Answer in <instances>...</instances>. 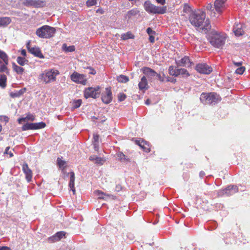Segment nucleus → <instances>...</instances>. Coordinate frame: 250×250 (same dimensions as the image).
<instances>
[{
	"mask_svg": "<svg viewBox=\"0 0 250 250\" xmlns=\"http://www.w3.org/2000/svg\"><path fill=\"white\" fill-rule=\"evenodd\" d=\"M183 11L184 13H189L190 14L193 12L191 10V8L189 6L188 4L186 3L184 4V8H183Z\"/></svg>",
	"mask_w": 250,
	"mask_h": 250,
	"instance_id": "nucleus-36",
	"label": "nucleus"
},
{
	"mask_svg": "<svg viewBox=\"0 0 250 250\" xmlns=\"http://www.w3.org/2000/svg\"><path fill=\"white\" fill-rule=\"evenodd\" d=\"M89 160L91 161H93L94 163L99 164L100 165H103L105 161L101 157H98L96 155H92L90 156Z\"/></svg>",
	"mask_w": 250,
	"mask_h": 250,
	"instance_id": "nucleus-23",
	"label": "nucleus"
},
{
	"mask_svg": "<svg viewBox=\"0 0 250 250\" xmlns=\"http://www.w3.org/2000/svg\"><path fill=\"white\" fill-rule=\"evenodd\" d=\"M0 58L5 64H8V57L6 54L3 51L0 50Z\"/></svg>",
	"mask_w": 250,
	"mask_h": 250,
	"instance_id": "nucleus-28",
	"label": "nucleus"
},
{
	"mask_svg": "<svg viewBox=\"0 0 250 250\" xmlns=\"http://www.w3.org/2000/svg\"><path fill=\"white\" fill-rule=\"evenodd\" d=\"M122 187H121V186L120 185H118L116 186L115 189L117 191H120L122 189Z\"/></svg>",
	"mask_w": 250,
	"mask_h": 250,
	"instance_id": "nucleus-54",
	"label": "nucleus"
},
{
	"mask_svg": "<svg viewBox=\"0 0 250 250\" xmlns=\"http://www.w3.org/2000/svg\"><path fill=\"white\" fill-rule=\"evenodd\" d=\"M82 103V101L81 99L74 100L73 102V104H72L73 107H72L74 109L77 108L81 106Z\"/></svg>",
	"mask_w": 250,
	"mask_h": 250,
	"instance_id": "nucleus-34",
	"label": "nucleus"
},
{
	"mask_svg": "<svg viewBox=\"0 0 250 250\" xmlns=\"http://www.w3.org/2000/svg\"><path fill=\"white\" fill-rule=\"evenodd\" d=\"M97 13H100L101 14L103 13V10L102 8H99L96 10Z\"/></svg>",
	"mask_w": 250,
	"mask_h": 250,
	"instance_id": "nucleus-60",
	"label": "nucleus"
},
{
	"mask_svg": "<svg viewBox=\"0 0 250 250\" xmlns=\"http://www.w3.org/2000/svg\"><path fill=\"white\" fill-rule=\"evenodd\" d=\"M206 9L210 12L211 15L212 14H213V16L215 17L216 12L214 8V5L213 6V5L211 3H208L206 6Z\"/></svg>",
	"mask_w": 250,
	"mask_h": 250,
	"instance_id": "nucleus-35",
	"label": "nucleus"
},
{
	"mask_svg": "<svg viewBox=\"0 0 250 250\" xmlns=\"http://www.w3.org/2000/svg\"><path fill=\"white\" fill-rule=\"evenodd\" d=\"M35 120L34 116L32 114H28L25 117H22L18 119L19 124H21L23 122H26L27 121H33Z\"/></svg>",
	"mask_w": 250,
	"mask_h": 250,
	"instance_id": "nucleus-27",
	"label": "nucleus"
},
{
	"mask_svg": "<svg viewBox=\"0 0 250 250\" xmlns=\"http://www.w3.org/2000/svg\"><path fill=\"white\" fill-rule=\"evenodd\" d=\"M129 1H131V3L134 5V4H137V2H138L139 1V0H129Z\"/></svg>",
	"mask_w": 250,
	"mask_h": 250,
	"instance_id": "nucleus-58",
	"label": "nucleus"
},
{
	"mask_svg": "<svg viewBox=\"0 0 250 250\" xmlns=\"http://www.w3.org/2000/svg\"><path fill=\"white\" fill-rule=\"evenodd\" d=\"M153 35H149V38L150 42H151L152 43H153L155 42V37Z\"/></svg>",
	"mask_w": 250,
	"mask_h": 250,
	"instance_id": "nucleus-52",
	"label": "nucleus"
},
{
	"mask_svg": "<svg viewBox=\"0 0 250 250\" xmlns=\"http://www.w3.org/2000/svg\"><path fill=\"white\" fill-rule=\"evenodd\" d=\"M0 250H10V249L7 247H0Z\"/></svg>",
	"mask_w": 250,
	"mask_h": 250,
	"instance_id": "nucleus-57",
	"label": "nucleus"
},
{
	"mask_svg": "<svg viewBox=\"0 0 250 250\" xmlns=\"http://www.w3.org/2000/svg\"><path fill=\"white\" fill-rule=\"evenodd\" d=\"M227 36L226 34L222 33H212L208 40L210 44L214 47L221 48L226 42Z\"/></svg>",
	"mask_w": 250,
	"mask_h": 250,
	"instance_id": "nucleus-2",
	"label": "nucleus"
},
{
	"mask_svg": "<svg viewBox=\"0 0 250 250\" xmlns=\"http://www.w3.org/2000/svg\"><path fill=\"white\" fill-rule=\"evenodd\" d=\"M242 25L241 23L235 24L233 27V32L237 36H240L244 34V31L242 29Z\"/></svg>",
	"mask_w": 250,
	"mask_h": 250,
	"instance_id": "nucleus-20",
	"label": "nucleus"
},
{
	"mask_svg": "<svg viewBox=\"0 0 250 250\" xmlns=\"http://www.w3.org/2000/svg\"><path fill=\"white\" fill-rule=\"evenodd\" d=\"M21 54L23 56H25L26 55V50H24V49H22L21 51Z\"/></svg>",
	"mask_w": 250,
	"mask_h": 250,
	"instance_id": "nucleus-59",
	"label": "nucleus"
},
{
	"mask_svg": "<svg viewBox=\"0 0 250 250\" xmlns=\"http://www.w3.org/2000/svg\"><path fill=\"white\" fill-rule=\"evenodd\" d=\"M87 69L89 70L88 73L92 75H95L96 74V71L91 67H87Z\"/></svg>",
	"mask_w": 250,
	"mask_h": 250,
	"instance_id": "nucleus-48",
	"label": "nucleus"
},
{
	"mask_svg": "<svg viewBox=\"0 0 250 250\" xmlns=\"http://www.w3.org/2000/svg\"><path fill=\"white\" fill-rule=\"evenodd\" d=\"M71 79L73 82L83 85H85L87 82V79L84 75L80 74L76 72L71 75Z\"/></svg>",
	"mask_w": 250,
	"mask_h": 250,
	"instance_id": "nucleus-10",
	"label": "nucleus"
},
{
	"mask_svg": "<svg viewBox=\"0 0 250 250\" xmlns=\"http://www.w3.org/2000/svg\"><path fill=\"white\" fill-rule=\"evenodd\" d=\"M156 1L162 5H164L166 3V0H156Z\"/></svg>",
	"mask_w": 250,
	"mask_h": 250,
	"instance_id": "nucleus-55",
	"label": "nucleus"
},
{
	"mask_svg": "<svg viewBox=\"0 0 250 250\" xmlns=\"http://www.w3.org/2000/svg\"><path fill=\"white\" fill-rule=\"evenodd\" d=\"M59 74L57 70L49 71L42 75V79L46 83L55 80L56 75Z\"/></svg>",
	"mask_w": 250,
	"mask_h": 250,
	"instance_id": "nucleus-8",
	"label": "nucleus"
},
{
	"mask_svg": "<svg viewBox=\"0 0 250 250\" xmlns=\"http://www.w3.org/2000/svg\"><path fill=\"white\" fill-rule=\"evenodd\" d=\"M22 3L25 6L39 7L40 5L39 0H23Z\"/></svg>",
	"mask_w": 250,
	"mask_h": 250,
	"instance_id": "nucleus-18",
	"label": "nucleus"
},
{
	"mask_svg": "<svg viewBox=\"0 0 250 250\" xmlns=\"http://www.w3.org/2000/svg\"><path fill=\"white\" fill-rule=\"evenodd\" d=\"M6 77L5 75H0V86L4 88L6 86Z\"/></svg>",
	"mask_w": 250,
	"mask_h": 250,
	"instance_id": "nucleus-30",
	"label": "nucleus"
},
{
	"mask_svg": "<svg viewBox=\"0 0 250 250\" xmlns=\"http://www.w3.org/2000/svg\"><path fill=\"white\" fill-rule=\"evenodd\" d=\"M227 0H215L214 8L216 13L221 14L225 9V5Z\"/></svg>",
	"mask_w": 250,
	"mask_h": 250,
	"instance_id": "nucleus-13",
	"label": "nucleus"
},
{
	"mask_svg": "<svg viewBox=\"0 0 250 250\" xmlns=\"http://www.w3.org/2000/svg\"><path fill=\"white\" fill-rule=\"evenodd\" d=\"M135 142L145 152H148L150 151L149 145L147 142L143 140H136Z\"/></svg>",
	"mask_w": 250,
	"mask_h": 250,
	"instance_id": "nucleus-19",
	"label": "nucleus"
},
{
	"mask_svg": "<svg viewBox=\"0 0 250 250\" xmlns=\"http://www.w3.org/2000/svg\"><path fill=\"white\" fill-rule=\"evenodd\" d=\"M234 64L236 66H239L242 65V62H234Z\"/></svg>",
	"mask_w": 250,
	"mask_h": 250,
	"instance_id": "nucleus-62",
	"label": "nucleus"
},
{
	"mask_svg": "<svg viewBox=\"0 0 250 250\" xmlns=\"http://www.w3.org/2000/svg\"><path fill=\"white\" fill-rule=\"evenodd\" d=\"M94 146V147L95 150H97L98 149L99 145L98 143H92Z\"/></svg>",
	"mask_w": 250,
	"mask_h": 250,
	"instance_id": "nucleus-53",
	"label": "nucleus"
},
{
	"mask_svg": "<svg viewBox=\"0 0 250 250\" xmlns=\"http://www.w3.org/2000/svg\"><path fill=\"white\" fill-rule=\"evenodd\" d=\"M11 21L9 17H0V26H6L8 25Z\"/></svg>",
	"mask_w": 250,
	"mask_h": 250,
	"instance_id": "nucleus-26",
	"label": "nucleus"
},
{
	"mask_svg": "<svg viewBox=\"0 0 250 250\" xmlns=\"http://www.w3.org/2000/svg\"><path fill=\"white\" fill-rule=\"evenodd\" d=\"M142 71L150 80L154 78L156 75V72L149 67H144L142 68Z\"/></svg>",
	"mask_w": 250,
	"mask_h": 250,
	"instance_id": "nucleus-14",
	"label": "nucleus"
},
{
	"mask_svg": "<svg viewBox=\"0 0 250 250\" xmlns=\"http://www.w3.org/2000/svg\"><path fill=\"white\" fill-rule=\"evenodd\" d=\"M70 179L69 182V187L71 188V189L73 191V192L74 194H75V189L74 188V181H75V174L74 172H70Z\"/></svg>",
	"mask_w": 250,
	"mask_h": 250,
	"instance_id": "nucleus-25",
	"label": "nucleus"
},
{
	"mask_svg": "<svg viewBox=\"0 0 250 250\" xmlns=\"http://www.w3.org/2000/svg\"><path fill=\"white\" fill-rule=\"evenodd\" d=\"M144 8L148 13L163 14L166 12V6L159 7L157 6L152 3L149 0L146 1L144 3Z\"/></svg>",
	"mask_w": 250,
	"mask_h": 250,
	"instance_id": "nucleus-4",
	"label": "nucleus"
},
{
	"mask_svg": "<svg viewBox=\"0 0 250 250\" xmlns=\"http://www.w3.org/2000/svg\"><path fill=\"white\" fill-rule=\"evenodd\" d=\"M65 235V233L63 231L58 232L55 235L48 238V241L50 242L57 241L62 239Z\"/></svg>",
	"mask_w": 250,
	"mask_h": 250,
	"instance_id": "nucleus-22",
	"label": "nucleus"
},
{
	"mask_svg": "<svg viewBox=\"0 0 250 250\" xmlns=\"http://www.w3.org/2000/svg\"><path fill=\"white\" fill-rule=\"evenodd\" d=\"M245 70V68L244 66H241L235 70V73L238 74H242Z\"/></svg>",
	"mask_w": 250,
	"mask_h": 250,
	"instance_id": "nucleus-42",
	"label": "nucleus"
},
{
	"mask_svg": "<svg viewBox=\"0 0 250 250\" xmlns=\"http://www.w3.org/2000/svg\"><path fill=\"white\" fill-rule=\"evenodd\" d=\"M102 100L106 104H109L112 100V94L110 87H107L102 94Z\"/></svg>",
	"mask_w": 250,
	"mask_h": 250,
	"instance_id": "nucleus-12",
	"label": "nucleus"
},
{
	"mask_svg": "<svg viewBox=\"0 0 250 250\" xmlns=\"http://www.w3.org/2000/svg\"><path fill=\"white\" fill-rule=\"evenodd\" d=\"M116 80L119 83H125V76L124 75H120L119 76H117Z\"/></svg>",
	"mask_w": 250,
	"mask_h": 250,
	"instance_id": "nucleus-40",
	"label": "nucleus"
},
{
	"mask_svg": "<svg viewBox=\"0 0 250 250\" xmlns=\"http://www.w3.org/2000/svg\"><path fill=\"white\" fill-rule=\"evenodd\" d=\"M125 156V155H124V154L121 152H119L117 154V158L120 161L124 160Z\"/></svg>",
	"mask_w": 250,
	"mask_h": 250,
	"instance_id": "nucleus-43",
	"label": "nucleus"
},
{
	"mask_svg": "<svg viewBox=\"0 0 250 250\" xmlns=\"http://www.w3.org/2000/svg\"><path fill=\"white\" fill-rule=\"evenodd\" d=\"M134 36L130 32L126 33V40L128 39H133Z\"/></svg>",
	"mask_w": 250,
	"mask_h": 250,
	"instance_id": "nucleus-46",
	"label": "nucleus"
},
{
	"mask_svg": "<svg viewBox=\"0 0 250 250\" xmlns=\"http://www.w3.org/2000/svg\"><path fill=\"white\" fill-rule=\"evenodd\" d=\"M195 69L199 73L204 74H209L212 71L210 66L204 63L197 64Z\"/></svg>",
	"mask_w": 250,
	"mask_h": 250,
	"instance_id": "nucleus-11",
	"label": "nucleus"
},
{
	"mask_svg": "<svg viewBox=\"0 0 250 250\" xmlns=\"http://www.w3.org/2000/svg\"><path fill=\"white\" fill-rule=\"evenodd\" d=\"M189 20L190 23L197 27L203 29H208L210 27L209 21L206 19L205 12L200 9L192 12L189 15Z\"/></svg>",
	"mask_w": 250,
	"mask_h": 250,
	"instance_id": "nucleus-1",
	"label": "nucleus"
},
{
	"mask_svg": "<svg viewBox=\"0 0 250 250\" xmlns=\"http://www.w3.org/2000/svg\"><path fill=\"white\" fill-rule=\"evenodd\" d=\"M62 48L63 50L67 52H73L75 50V47L74 46L72 45L67 46L65 43L62 45Z\"/></svg>",
	"mask_w": 250,
	"mask_h": 250,
	"instance_id": "nucleus-29",
	"label": "nucleus"
},
{
	"mask_svg": "<svg viewBox=\"0 0 250 250\" xmlns=\"http://www.w3.org/2000/svg\"><path fill=\"white\" fill-rule=\"evenodd\" d=\"M86 4L88 7L95 5L97 4V0H88Z\"/></svg>",
	"mask_w": 250,
	"mask_h": 250,
	"instance_id": "nucleus-41",
	"label": "nucleus"
},
{
	"mask_svg": "<svg viewBox=\"0 0 250 250\" xmlns=\"http://www.w3.org/2000/svg\"><path fill=\"white\" fill-rule=\"evenodd\" d=\"M45 126V124L42 122L36 123H26L22 127V130H27L30 129H39Z\"/></svg>",
	"mask_w": 250,
	"mask_h": 250,
	"instance_id": "nucleus-9",
	"label": "nucleus"
},
{
	"mask_svg": "<svg viewBox=\"0 0 250 250\" xmlns=\"http://www.w3.org/2000/svg\"><path fill=\"white\" fill-rule=\"evenodd\" d=\"M139 11L138 10L137 8H134L129 11L127 12V15L129 18H131L132 17H134L137 15L139 13Z\"/></svg>",
	"mask_w": 250,
	"mask_h": 250,
	"instance_id": "nucleus-32",
	"label": "nucleus"
},
{
	"mask_svg": "<svg viewBox=\"0 0 250 250\" xmlns=\"http://www.w3.org/2000/svg\"><path fill=\"white\" fill-rule=\"evenodd\" d=\"M10 95L12 98H16L19 97V94H18V91L15 92H11L10 94Z\"/></svg>",
	"mask_w": 250,
	"mask_h": 250,
	"instance_id": "nucleus-49",
	"label": "nucleus"
},
{
	"mask_svg": "<svg viewBox=\"0 0 250 250\" xmlns=\"http://www.w3.org/2000/svg\"><path fill=\"white\" fill-rule=\"evenodd\" d=\"M17 62L21 65H24L28 62L27 60L21 57H18L17 59Z\"/></svg>",
	"mask_w": 250,
	"mask_h": 250,
	"instance_id": "nucleus-33",
	"label": "nucleus"
},
{
	"mask_svg": "<svg viewBox=\"0 0 250 250\" xmlns=\"http://www.w3.org/2000/svg\"><path fill=\"white\" fill-rule=\"evenodd\" d=\"M155 77H157L158 78V79L159 81H160L161 82L164 81V78L163 77L161 76V75L159 74H157L156 73V75Z\"/></svg>",
	"mask_w": 250,
	"mask_h": 250,
	"instance_id": "nucleus-51",
	"label": "nucleus"
},
{
	"mask_svg": "<svg viewBox=\"0 0 250 250\" xmlns=\"http://www.w3.org/2000/svg\"><path fill=\"white\" fill-rule=\"evenodd\" d=\"M57 163L60 168H63L65 167L64 166L66 162L62 160L61 158H58Z\"/></svg>",
	"mask_w": 250,
	"mask_h": 250,
	"instance_id": "nucleus-38",
	"label": "nucleus"
},
{
	"mask_svg": "<svg viewBox=\"0 0 250 250\" xmlns=\"http://www.w3.org/2000/svg\"><path fill=\"white\" fill-rule=\"evenodd\" d=\"M200 100L204 104H215L221 101L219 95L216 93H203L201 95Z\"/></svg>",
	"mask_w": 250,
	"mask_h": 250,
	"instance_id": "nucleus-3",
	"label": "nucleus"
},
{
	"mask_svg": "<svg viewBox=\"0 0 250 250\" xmlns=\"http://www.w3.org/2000/svg\"><path fill=\"white\" fill-rule=\"evenodd\" d=\"M96 192L98 193V195L99 196L98 198L99 199H105L108 196L107 195H105L103 192L99 190H97Z\"/></svg>",
	"mask_w": 250,
	"mask_h": 250,
	"instance_id": "nucleus-39",
	"label": "nucleus"
},
{
	"mask_svg": "<svg viewBox=\"0 0 250 250\" xmlns=\"http://www.w3.org/2000/svg\"><path fill=\"white\" fill-rule=\"evenodd\" d=\"M121 38L123 40H125V34H123L122 35V37Z\"/></svg>",
	"mask_w": 250,
	"mask_h": 250,
	"instance_id": "nucleus-64",
	"label": "nucleus"
},
{
	"mask_svg": "<svg viewBox=\"0 0 250 250\" xmlns=\"http://www.w3.org/2000/svg\"><path fill=\"white\" fill-rule=\"evenodd\" d=\"M147 33L149 35H152L155 34V32L150 28L148 27L146 29Z\"/></svg>",
	"mask_w": 250,
	"mask_h": 250,
	"instance_id": "nucleus-44",
	"label": "nucleus"
},
{
	"mask_svg": "<svg viewBox=\"0 0 250 250\" xmlns=\"http://www.w3.org/2000/svg\"><path fill=\"white\" fill-rule=\"evenodd\" d=\"M18 92L20 97L23 93L24 90L23 89H21L20 90L18 91Z\"/></svg>",
	"mask_w": 250,
	"mask_h": 250,
	"instance_id": "nucleus-61",
	"label": "nucleus"
},
{
	"mask_svg": "<svg viewBox=\"0 0 250 250\" xmlns=\"http://www.w3.org/2000/svg\"><path fill=\"white\" fill-rule=\"evenodd\" d=\"M100 92L99 86L89 87L84 89V96L86 99L89 97L96 99L99 97Z\"/></svg>",
	"mask_w": 250,
	"mask_h": 250,
	"instance_id": "nucleus-6",
	"label": "nucleus"
},
{
	"mask_svg": "<svg viewBox=\"0 0 250 250\" xmlns=\"http://www.w3.org/2000/svg\"><path fill=\"white\" fill-rule=\"evenodd\" d=\"M13 68L19 74H22L24 71V69L22 67L16 65L15 63H13Z\"/></svg>",
	"mask_w": 250,
	"mask_h": 250,
	"instance_id": "nucleus-31",
	"label": "nucleus"
},
{
	"mask_svg": "<svg viewBox=\"0 0 250 250\" xmlns=\"http://www.w3.org/2000/svg\"><path fill=\"white\" fill-rule=\"evenodd\" d=\"M150 103V100L149 99L146 100V104H149Z\"/></svg>",
	"mask_w": 250,
	"mask_h": 250,
	"instance_id": "nucleus-63",
	"label": "nucleus"
},
{
	"mask_svg": "<svg viewBox=\"0 0 250 250\" xmlns=\"http://www.w3.org/2000/svg\"><path fill=\"white\" fill-rule=\"evenodd\" d=\"M125 99V94L124 93H120L118 95V100L123 101Z\"/></svg>",
	"mask_w": 250,
	"mask_h": 250,
	"instance_id": "nucleus-45",
	"label": "nucleus"
},
{
	"mask_svg": "<svg viewBox=\"0 0 250 250\" xmlns=\"http://www.w3.org/2000/svg\"><path fill=\"white\" fill-rule=\"evenodd\" d=\"M0 72H6L7 70V67L6 65L7 64H5L4 62L2 63V62L0 60Z\"/></svg>",
	"mask_w": 250,
	"mask_h": 250,
	"instance_id": "nucleus-37",
	"label": "nucleus"
},
{
	"mask_svg": "<svg viewBox=\"0 0 250 250\" xmlns=\"http://www.w3.org/2000/svg\"><path fill=\"white\" fill-rule=\"evenodd\" d=\"M55 32V28L48 25H43L37 30L36 34L41 38H49L52 37Z\"/></svg>",
	"mask_w": 250,
	"mask_h": 250,
	"instance_id": "nucleus-5",
	"label": "nucleus"
},
{
	"mask_svg": "<svg viewBox=\"0 0 250 250\" xmlns=\"http://www.w3.org/2000/svg\"><path fill=\"white\" fill-rule=\"evenodd\" d=\"M176 64L179 66L190 67L193 64L188 57L185 56L179 61L176 62Z\"/></svg>",
	"mask_w": 250,
	"mask_h": 250,
	"instance_id": "nucleus-15",
	"label": "nucleus"
},
{
	"mask_svg": "<svg viewBox=\"0 0 250 250\" xmlns=\"http://www.w3.org/2000/svg\"><path fill=\"white\" fill-rule=\"evenodd\" d=\"M168 73L170 75L177 77L182 75L186 77L189 76L190 74L188 70L185 68L176 69L173 66H170L168 68Z\"/></svg>",
	"mask_w": 250,
	"mask_h": 250,
	"instance_id": "nucleus-7",
	"label": "nucleus"
},
{
	"mask_svg": "<svg viewBox=\"0 0 250 250\" xmlns=\"http://www.w3.org/2000/svg\"><path fill=\"white\" fill-rule=\"evenodd\" d=\"M26 47L28 50V51H29V49H31L32 48V47H31L30 46V41H29L27 43H26Z\"/></svg>",
	"mask_w": 250,
	"mask_h": 250,
	"instance_id": "nucleus-56",
	"label": "nucleus"
},
{
	"mask_svg": "<svg viewBox=\"0 0 250 250\" xmlns=\"http://www.w3.org/2000/svg\"><path fill=\"white\" fill-rule=\"evenodd\" d=\"M138 86L140 90H146L148 88V82L146 76H144L142 77Z\"/></svg>",
	"mask_w": 250,
	"mask_h": 250,
	"instance_id": "nucleus-17",
	"label": "nucleus"
},
{
	"mask_svg": "<svg viewBox=\"0 0 250 250\" xmlns=\"http://www.w3.org/2000/svg\"><path fill=\"white\" fill-rule=\"evenodd\" d=\"M10 149V147L9 146H7L6 148H5V151H4V154H9V156L10 157H12L13 156V153L11 152V151H10V152H8V150H9Z\"/></svg>",
	"mask_w": 250,
	"mask_h": 250,
	"instance_id": "nucleus-47",
	"label": "nucleus"
},
{
	"mask_svg": "<svg viewBox=\"0 0 250 250\" xmlns=\"http://www.w3.org/2000/svg\"><path fill=\"white\" fill-rule=\"evenodd\" d=\"M22 170L26 175V179L28 182H30L32 178V172L27 164L23 165Z\"/></svg>",
	"mask_w": 250,
	"mask_h": 250,
	"instance_id": "nucleus-16",
	"label": "nucleus"
},
{
	"mask_svg": "<svg viewBox=\"0 0 250 250\" xmlns=\"http://www.w3.org/2000/svg\"><path fill=\"white\" fill-rule=\"evenodd\" d=\"M93 139V141L92 142V143H99V142H98L99 136L97 134H94Z\"/></svg>",
	"mask_w": 250,
	"mask_h": 250,
	"instance_id": "nucleus-50",
	"label": "nucleus"
},
{
	"mask_svg": "<svg viewBox=\"0 0 250 250\" xmlns=\"http://www.w3.org/2000/svg\"><path fill=\"white\" fill-rule=\"evenodd\" d=\"M29 52L32 54H33L35 56L39 57L40 58H43L44 56L42 54L40 49L36 46L32 47L31 49H29Z\"/></svg>",
	"mask_w": 250,
	"mask_h": 250,
	"instance_id": "nucleus-21",
	"label": "nucleus"
},
{
	"mask_svg": "<svg viewBox=\"0 0 250 250\" xmlns=\"http://www.w3.org/2000/svg\"><path fill=\"white\" fill-rule=\"evenodd\" d=\"M238 191V188L236 186H229L225 189L226 193L228 194H233Z\"/></svg>",
	"mask_w": 250,
	"mask_h": 250,
	"instance_id": "nucleus-24",
	"label": "nucleus"
}]
</instances>
